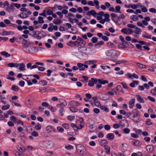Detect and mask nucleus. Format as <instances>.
<instances>
[{"label":"nucleus","instance_id":"nucleus-1","mask_svg":"<svg viewBox=\"0 0 156 156\" xmlns=\"http://www.w3.org/2000/svg\"><path fill=\"white\" fill-rule=\"evenodd\" d=\"M105 54L107 56L111 58L112 61L115 62L120 55V53L118 51L112 49L106 51Z\"/></svg>","mask_w":156,"mask_h":156},{"label":"nucleus","instance_id":"nucleus-2","mask_svg":"<svg viewBox=\"0 0 156 156\" xmlns=\"http://www.w3.org/2000/svg\"><path fill=\"white\" fill-rule=\"evenodd\" d=\"M84 123L83 119L80 118L76 121V124L72 123L71 124V126L75 131H77L78 129H82L84 126Z\"/></svg>","mask_w":156,"mask_h":156},{"label":"nucleus","instance_id":"nucleus-3","mask_svg":"<svg viewBox=\"0 0 156 156\" xmlns=\"http://www.w3.org/2000/svg\"><path fill=\"white\" fill-rule=\"evenodd\" d=\"M74 45H77L79 48H83L86 51L87 49L90 50V48L89 47H84L86 44V41L80 37H78L77 41L74 42Z\"/></svg>","mask_w":156,"mask_h":156},{"label":"nucleus","instance_id":"nucleus-4","mask_svg":"<svg viewBox=\"0 0 156 156\" xmlns=\"http://www.w3.org/2000/svg\"><path fill=\"white\" fill-rule=\"evenodd\" d=\"M35 48L29 45L26 46L25 45H23V50L26 52L29 53H33L34 52V50Z\"/></svg>","mask_w":156,"mask_h":156},{"label":"nucleus","instance_id":"nucleus-5","mask_svg":"<svg viewBox=\"0 0 156 156\" xmlns=\"http://www.w3.org/2000/svg\"><path fill=\"white\" fill-rule=\"evenodd\" d=\"M49 27L48 29V31L49 32H52L54 30H58V26L54 25L52 23H50L49 24Z\"/></svg>","mask_w":156,"mask_h":156},{"label":"nucleus","instance_id":"nucleus-6","mask_svg":"<svg viewBox=\"0 0 156 156\" xmlns=\"http://www.w3.org/2000/svg\"><path fill=\"white\" fill-rule=\"evenodd\" d=\"M98 82L97 79L94 78H92L91 80L88 81V86L91 87H93L94 85V84Z\"/></svg>","mask_w":156,"mask_h":156},{"label":"nucleus","instance_id":"nucleus-7","mask_svg":"<svg viewBox=\"0 0 156 156\" xmlns=\"http://www.w3.org/2000/svg\"><path fill=\"white\" fill-rule=\"evenodd\" d=\"M121 31L125 34H130L133 33V30L130 29L123 28L121 30Z\"/></svg>","mask_w":156,"mask_h":156},{"label":"nucleus","instance_id":"nucleus-8","mask_svg":"<svg viewBox=\"0 0 156 156\" xmlns=\"http://www.w3.org/2000/svg\"><path fill=\"white\" fill-rule=\"evenodd\" d=\"M135 102V99L134 98L131 99L129 102L128 104L129 107L131 109L133 108Z\"/></svg>","mask_w":156,"mask_h":156},{"label":"nucleus","instance_id":"nucleus-9","mask_svg":"<svg viewBox=\"0 0 156 156\" xmlns=\"http://www.w3.org/2000/svg\"><path fill=\"white\" fill-rule=\"evenodd\" d=\"M87 14L88 16H90L92 15L94 17H96L97 13L96 12L95 10H92L87 12Z\"/></svg>","mask_w":156,"mask_h":156},{"label":"nucleus","instance_id":"nucleus-10","mask_svg":"<svg viewBox=\"0 0 156 156\" xmlns=\"http://www.w3.org/2000/svg\"><path fill=\"white\" fill-rule=\"evenodd\" d=\"M46 130L48 133L55 132V129L54 127L51 126H47L46 128Z\"/></svg>","mask_w":156,"mask_h":156},{"label":"nucleus","instance_id":"nucleus-11","mask_svg":"<svg viewBox=\"0 0 156 156\" xmlns=\"http://www.w3.org/2000/svg\"><path fill=\"white\" fill-rule=\"evenodd\" d=\"M14 75V73L12 71H10L9 73V75L7 76V79H8L10 80H11L13 81L15 80V79L13 77H11L10 76H13Z\"/></svg>","mask_w":156,"mask_h":156},{"label":"nucleus","instance_id":"nucleus-12","mask_svg":"<svg viewBox=\"0 0 156 156\" xmlns=\"http://www.w3.org/2000/svg\"><path fill=\"white\" fill-rule=\"evenodd\" d=\"M0 34L2 35L6 36L10 34H14V33L11 31H7L5 30H3L0 33Z\"/></svg>","mask_w":156,"mask_h":156},{"label":"nucleus","instance_id":"nucleus-13","mask_svg":"<svg viewBox=\"0 0 156 156\" xmlns=\"http://www.w3.org/2000/svg\"><path fill=\"white\" fill-rule=\"evenodd\" d=\"M125 7L127 8H131L133 9H136L138 7V5L136 4L125 5Z\"/></svg>","mask_w":156,"mask_h":156},{"label":"nucleus","instance_id":"nucleus-14","mask_svg":"<svg viewBox=\"0 0 156 156\" xmlns=\"http://www.w3.org/2000/svg\"><path fill=\"white\" fill-rule=\"evenodd\" d=\"M136 97L137 101L140 103H145L144 100L140 95H136Z\"/></svg>","mask_w":156,"mask_h":156},{"label":"nucleus","instance_id":"nucleus-15","mask_svg":"<svg viewBox=\"0 0 156 156\" xmlns=\"http://www.w3.org/2000/svg\"><path fill=\"white\" fill-rule=\"evenodd\" d=\"M18 16L22 19H25L27 18L28 17V15L25 12H23L20 13L18 15Z\"/></svg>","mask_w":156,"mask_h":156},{"label":"nucleus","instance_id":"nucleus-16","mask_svg":"<svg viewBox=\"0 0 156 156\" xmlns=\"http://www.w3.org/2000/svg\"><path fill=\"white\" fill-rule=\"evenodd\" d=\"M76 150L77 152L79 153H81L84 149V147L82 146H80L78 145L76 147Z\"/></svg>","mask_w":156,"mask_h":156},{"label":"nucleus","instance_id":"nucleus-17","mask_svg":"<svg viewBox=\"0 0 156 156\" xmlns=\"http://www.w3.org/2000/svg\"><path fill=\"white\" fill-rule=\"evenodd\" d=\"M130 19L136 22L139 20V18L137 16L133 15L130 16Z\"/></svg>","mask_w":156,"mask_h":156},{"label":"nucleus","instance_id":"nucleus-18","mask_svg":"<svg viewBox=\"0 0 156 156\" xmlns=\"http://www.w3.org/2000/svg\"><path fill=\"white\" fill-rule=\"evenodd\" d=\"M70 105L72 106H79L80 105V104L77 101H71L70 103Z\"/></svg>","mask_w":156,"mask_h":156},{"label":"nucleus","instance_id":"nucleus-19","mask_svg":"<svg viewBox=\"0 0 156 156\" xmlns=\"http://www.w3.org/2000/svg\"><path fill=\"white\" fill-rule=\"evenodd\" d=\"M132 144L133 145L136 147L140 146L141 144L139 140L133 141L132 142Z\"/></svg>","mask_w":156,"mask_h":156},{"label":"nucleus","instance_id":"nucleus-20","mask_svg":"<svg viewBox=\"0 0 156 156\" xmlns=\"http://www.w3.org/2000/svg\"><path fill=\"white\" fill-rule=\"evenodd\" d=\"M46 12L47 14L48 15H51L52 14L53 12L52 11V8L49 7L48 9L46 10Z\"/></svg>","mask_w":156,"mask_h":156},{"label":"nucleus","instance_id":"nucleus-21","mask_svg":"<svg viewBox=\"0 0 156 156\" xmlns=\"http://www.w3.org/2000/svg\"><path fill=\"white\" fill-rule=\"evenodd\" d=\"M100 108L106 112H109V108L105 105H101Z\"/></svg>","mask_w":156,"mask_h":156},{"label":"nucleus","instance_id":"nucleus-22","mask_svg":"<svg viewBox=\"0 0 156 156\" xmlns=\"http://www.w3.org/2000/svg\"><path fill=\"white\" fill-rule=\"evenodd\" d=\"M1 54L5 58H8L10 57L11 56L10 54L5 51H2L1 53Z\"/></svg>","mask_w":156,"mask_h":156},{"label":"nucleus","instance_id":"nucleus-23","mask_svg":"<svg viewBox=\"0 0 156 156\" xmlns=\"http://www.w3.org/2000/svg\"><path fill=\"white\" fill-rule=\"evenodd\" d=\"M59 101L60 103L62 105L63 107H65L67 105L66 101L63 99L60 98L59 100Z\"/></svg>","mask_w":156,"mask_h":156},{"label":"nucleus","instance_id":"nucleus-24","mask_svg":"<svg viewBox=\"0 0 156 156\" xmlns=\"http://www.w3.org/2000/svg\"><path fill=\"white\" fill-rule=\"evenodd\" d=\"M98 81L101 84H105L108 83V81L107 80H104L102 79H99L98 80Z\"/></svg>","mask_w":156,"mask_h":156},{"label":"nucleus","instance_id":"nucleus-25","mask_svg":"<svg viewBox=\"0 0 156 156\" xmlns=\"http://www.w3.org/2000/svg\"><path fill=\"white\" fill-rule=\"evenodd\" d=\"M19 66V69L20 71H23L25 70V66L24 63H20Z\"/></svg>","mask_w":156,"mask_h":156},{"label":"nucleus","instance_id":"nucleus-26","mask_svg":"<svg viewBox=\"0 0 156 156\" xmlns=\"http://www.w3.org/2000/svg\"><path fill=\"white\" fill-rule=\"evenodd\" d=\"M104 44V42L102 41H100L98 42L94 46L96 48H99L101 45H102Z\"/></svg>","mask_w":156,"mask_h":156},{"label":"nucleus","instance_id":"nucleus-27","mask_svg":"<svg viewBox=\"0 0 156 156\" xmlns=\"http://www.w3.org/2000/svg\"><path fill=\"white\" fill-rule=\"evenodd\" d=\"M106 136L108 139L112 140L114 137V135L113 133H109L107 134Z\"/></svg>","mask_w":156,"mask_h":156},{"label":"nucleus","instance_id":"nucleus-28","mask_svg":"<svg viewBox=\"0 0 156 156\" xmlns=\"http://www.w3.org/2000/svg\"><path fill=\"white\" fill-rule=\"evenodd\" d=\"M139 83V81L137 80H133V82L129 84V86L132 87H135V84L137 85Z\"/></svg>","mask_w":156,"mask_h":156},{"label":"nucleus","instance_id":"nucleus-29","mask_svg":"<svg viewBox=\"0 0 156 156\" xmlns=\"http://www.w3.org/2000/svg\"><path fill=\"white\" fill-rule=\"evenodd\" d=\"M77 66L79 67L80 70H84L85 68L83 67L84 64L81 63H78Z\"/></svg>","mask_w":156,"mask_h":156},{"label":"nucleus","instance_id":"nucleus-30","mask_svg":"<svg viewBox=\"0 0 156 156\" xmlns=\"http://www.w3.org/2000/svg\"><path fill=\"white\" fill-rule=\"evenodd\" d=\"M105 19H104L106 22H109L110 21L109 19L110 16V15L108 13L105 14L104 16Z\"/></svg>","mask_w":156,"mask_h":156},{"label":"nucleus","instance_id":"nucleus-31","mask_svg":"<svg viewBox=\"0 0 156 156\" xmlns=\"http://www.w3.org/2000/svg\"><path fill=\"white\" fill-rule=\"evenodd\" d=\"M146 149L148 152H152L153 149V146L151 145H147L146 146Z\"/></svg>","mask_w":156,"mask_h":156},{"label":"nucleus","instance_id":"nucleus-32","mask_svg":"<svg viewBox=\"0 0 156 156\" xmlns=\"http://www.w3.org/2000/svg\"><path fill=\"white\" fill-rule=\"evenodd\" d=\"M97 61L95 60L87 61L85 62V63L87 64L91 65L97 63Z\"/></svg>","mask_w":156,"mask_h":156},{"label":"nucleus","instance_id":"nucleus-33","mask_svg":"<svg viewBox=\"0 0 156 156\" xmlns=\"http://www.w3.org/2000/svg\"><path fill=\"white\" fill-rule=\"evenodd\" d=\"M121 149L125 151H126L128 148L127 145L126 144H122V145Z\"/></svg>","mask_w":156,"mask_h":156},{"label":"nucleus","instance_id":"nucleus-34","mask_svg":"<svg viewBox=\"0 0 156 156\" xmlns=\"http://www.w3.org/2000/svg\"><path fill=\"white\" fill-rule=\"evenodd\" d=\"M141 31V30L140 28L137 27L135 28V30L134 31V33L136 34H140Z\"/></svg>","mask_w":156,"mask_h":156},{"label":"nucleus","instance_id":"nucleus-35","mask_svg":"<svg viewBox=\"0 0 156 156\" xmlns=\"http://www.w3.org/2000/svg\"><path fill=\"white\" fill-rule=\"evenodd\" d=\"M142 36L143 37L147 39H151V35L146 32L143 34Z\"/></svg>","mask_w":156,"mask_h":156},{"label":"nucleus","instance_id":"nucleus-36","mask_svg":"<svg viewBox=\"0 0 156 156\" xmlns=\"http://www.w3.org/2000/svg\"><path fill=\"white\" fill-rule=\"evenodd\" d=\"M19 87L18 86L15 85H12L11 87V89L15 91H18L19 90Z\"/></svg>","mask_w":156,"mask_h":156},{"label":"nucleus","instance_id":"nucleus-37","mask_svg":"<svg viewBox=\"0 0 156 156\" xmlns=\"http://www.w3.org/2000/svg\"><path fill=\"white\" fill-rule=\"evenodd\" d=\"M126 61L125 60H119L116 62V65L120 64H125L126 63Z\"/></svg>","mask_w":156,"mask_h":156},{"label":"nucleus","instance_id":"nucleus-38","mask_svg":"<svg viewBox=\"0 0 156 156\" xmlns=\"http://www.w3.org/2000/svg\"><path fill=\"white\" fill-rule=\"evenodd\" d=\"M18 149L20 152H24L25 151V147L22 145L18 146Z\"/></svg>","mask_w":156,"mask_h":156},{"label":"nucleus","instance_id":"nucleus-39","mask_svg":"<svg viewBox=\"0 0 156 156\" xmlns=\"http://www.w3.org/2000/svg\"><path fill=\"white\" fill-rule=\"evenodd\" d=\"M48 89L45 87H41L39 89V91L41 93H45L48 91Z\"/></svg>","mask_w":156,"mask_h":156},{"label":"nucleus","instance_id":"nucleus-40","mask_svg":"<svg viewBox=\"0 0 156 156\" xmlns=\"http://www.w3.org/2000/svg\"><path fill=\"white\" fill-rule=\"evenodd\" d=\"M121 7L119 5H117L115 7V12L117 13H121L120 11Z\"/></svg>","mask_w":156,"mask_h":156},{"label":"nucleus","instance_id":"nucleus-41","mask_svg":"<svg viewBox=\"0 0 156 156\" xmlns=\"http://www.w3.org/2000/svg\"><path fill=\"white\" fill-rule=\"evenodd\" d=\"M107 46L110 48H113L115 47V44L111 42H108L107 43Z\"/></svg>","mask_w":156,"mask_h":156},{"label":"nucleus","instance_id":"nucleus-42","mask_svg":"<svg viewBox=\"0 0 156 156\" xmlns=\"http://www.w3.org/2000/svg\"><path fill=\"white\" fill-rule=\"evenodd\" d=\"M9 5V3L7 1H6L4 3L2 2H0V7H4L5 5Z\"/></svg>","mask_w":156,"mask_h":156},{"label":"nucleus","instance_id":"nucleus-43","mask_svg":"<svg viewBox=\"0 0 156 156\" xmlns=\"http://www.w3.org/2000/svg\"><path fill=\"white\" fill-rule=\"evenodd\" d=\"M149 58L151 60L156 62V55H151L149 56Z\"/></svg>","mask_w":156,"mask_h":156},{"label":"nucleus","instance_id":"nucleus-44","mask_svg":"<svg viewBox=\"0 0 156 156\" xmlns=\"http://www.w3.org/2000/svg\"><path fill=\"white\" fill-rule=\"evenodd\" d=\"M38 22L40 23H44V21L43 20V17L40 16L38 17Z\"/></svg>","mask_w":156,"mask_h":156},{"label":"nucleus","instance_id":"nucleus-45","mask_svg":"<svg viewBox=\"0 0 156 156\" xmlns=\"http://www.w3.org/2000/svg\"><path fill=\"white\" fill-rule=\"evenodd\" d=\"M10 108V105L9 104H7L6 105H3L2 107V109L3 110H6L9 109Z\"/></svg>","mask_w":156,"mask_h":156},{"label":"nucleus","instance_id":"nucleus-46","mask_svg":"<svg viewBox=\"0 0 156 156\" xmlns=\"http://www.w3.org/2000/svg\"><path fill=\"white\" fill-rule=\"evenodd\" d=\"M94 104L96 106L99 108H100L101 106V105L100 102L98 100L94 102Z\"/></svg>","mask_w":156,"mask_h":156},{"label":"nucleus","instance_id":"nucleus-47","mask_svg":"<svg viewBox=\"0 0 156 156\" xmlns=\"http://www.w3.org/2000/svg\"><path fill=\"white\" fill-rule=\"evenodd\" d=\"M53 22L55 24H59L61 23V21L60 19L54 20Z\"/></svg>","mask_w":156,"mask_h":156},{"label":"nucleus","instance_id":"nucleus-48","mask_svg":"<svg viewBox=\"0 0 156 156\" xmlns=\"http://www.w3.org/2000/svg\"><path fill=\"white\" fill-rule=\"evenodd\" d=\"M9 101L12 103L14 104V105L17 107H21L22 106L19 103L14 102L13 101H12V100H10Z\"/></svg>","mask_w":156,"mask_h":156},{"label":"nucleus","instance_id":"nucleus-49","mask_svg":"<svg viewBox=\"0 0 156 156\" xmlns=\"http://www.w3.org/2000/svg\"><path fill=\"white\" fill-rule=\"evenodd\" d=\"M136 65L139 67L140 68H145L146 67L145 65L141 64L139 63H137Z\"/></svg>","mask_w":156,"mask_h":156},{"label":"nucleus","instance_id":"nucleus-50","mask_svg":"<svg viewBox=\"0 0 156 156\" xmlns=\"http://www.w3.org/2000/svg\"><path fill=\"white\" fill-rule=\"evenodd\" d=\"M151 92L153 95L156 96V87L151 89Z\"/></svg>","mask_w":156,"mask_h":156},{"label":"nucleus","instance_id":"nucleus-51","mask_svg":"<svg viewBox=\"0 0 156 156\" xmlns=\"http://www.w3.org/2000/svg\"><path fill=\"white\" fill-rule=\"evenodd\" d=\"M130 132V130L128 128H124L123 129V132L124 134L129 133Z\"/></svg>","mask_w":156,"mask_h":156},{"label":"nucleus","instance_id":"nucleus-52","mask_svg":"<svg viewBox=\"0 0 156 156\" xmlns=\"http://www.w3.org/2000/svg\"><path fill=\"white\" fill-rule=\"evenodd\" d=\"M91 41L93 43H96L98 41V38L95 37H93L91 39Z\"/></svg>","mask_w":156,"mask_h":156},{"label":"nucleus","instance_id":"nucleus-53","mask_svg":"<svg viewBox=\"0 0 156 156\" xmlns=\"http://www.w3.org/2000/svg\"><path fill=\"white\" fill-rule=\"evenodd\" d=\"M10 119L12 121H13L14 123H16V122L17 121L16 118L14 116H11L10 117Z\"/></svg>","mask_w":156,"mask_h":156},{"label":"nucleus","instance_id":"nucleus-54","mask_svg":"<svg viewBox=\"0 0 156 156\" xmlns=\"http://www.w3.org/2000/svg\"><path fill=\"white\" fill-rule=\"evenodd\" d=\"M52 112H55L56 111V109L53 108L51 105H50L48 108Z\"/></svg>","mask_w":156,"mask_h":156},{"label":"nucleus","instance_id":"nucleus-55","mask_svg":"<svg viewBox=\"0 0 156 156\" xmlns=\"http://www.w3.org/2000/svg\"><path fill=\"white\" fill-rule=\"evenodd\" d=\"M147 98L148 99L152 102H155V99L153 97H151L150 96H148L147 97Z\"/></svg>","mask_w":156,"mask_h":156},{"label":"nucleus","instance_id":"nucleus-56","mask_svg":"<svg viewBox=\"0 0 156 156\" xmlns=\"http://www.w3.org/2000/svg\"><path fill=\"white\" fill-rule=\"evenodd\" d=\"M137 25L140 27H141L143 28H145V26H144L143 24L142 23V22H141L140 21H138L137 23Z\"/></svg>","mask_w":156,"mask_h":156},{"label":"nucleus","instance_id":"nucleus-57","mask_svg":"<svg viewBox=\"0 0 156 156\" xmlns=\"http://www.w3.org/2000/svg\"><path fill=\"white\" fill-rule=\"evenodd\" d=\"M35 128L37 130H40L41 128V126L39 123H37L35 126Z\"/></svg>","mask_w":156,"mask_h":156},{"label":"nucleus","instance_id":"nucleus-58","mask_svg":"<svg viewBox=\"0 0 156 156\" xmlns=\"http://www.w3.org/2000/svg\"><path fill=\"white\" fill-rule=\"evenodd\" d=\"M57 129L58 131L60 132H62L64 131L63 128L60 126H57Z\"/></svg>","mask_w":156,"mask_h":156},{"label":"nucleus","instance_id":"nucleus-59","mask_svg":"<svg viewBox=\"0 0 156 156\" xmlns=\"http://www.w3.org/2000/svg\"><path fill=\"white\" fill-rule=\"evenodd\" d=\"M31 134L32 136L36 137L38 136L39 135L38 133L36 131H34L32 132Z\"/></svg>","mask_w":156,"mask_h":156},{"label":"nucleus","instance_id":"nucleus-60","mask_svg":"<svg viewBox=\"0 0 156 156\" xmlns=\"http://www.w3.org/2000/svg\"><path fill=\"white\" fill-rule=\"evenodd\" d=\"M46 10L44 9L43 11V12L41 13H40L39 14V15L40 16H43L44 17H46Z\"/></svg>","mask_w":156,"mask_h":156},{"label":"nucleus","instance_id":"nucleus-61","mask_svg":"<svg viewBox=\"0 0 156 156\" xmlns=\"http://www.w3.org/2000/svg\"><path fill=\"white\" fill-rule=\"evenodd\" d=\"M65 147L66 149L68 150H71L73 148V146L71 145H66Z\"/></svg>","mask_w":156,"mask_h":156},{"label":"nucleus","instance_id":"nucleus-62","mask_svg":"<svg viewBox=\"0 0 156 156\" xmlns=\"http://www.w3.org/2000/svg\"><path fill=\"white\" fill-rule=\"evenodd\" d=\"M105 149L106 153L108 154H109L110 153V148L108 146H106V147H105Z\"/></svg>","mask_w":156,"mask_h":156},{"label":"nucleus","instance_id":"nucleus-63","mask_svg":"<svg viewBox=\"0 0 156 156\" xmlns=\"http://www.w3.org/2000/svg\"><path fill=\"white\" fill-rule=\"evenodd\" d=\"M145 123L146 124L148 125H151L152 124V123L151 122V120L150 119H147L145 121Z\"/></svg>","mask_w":156,"mask_h":156},{"label":"nucleus","instance_id":"nucleus-64","mask_svg":"<svg viewBox=\"0 0 156 156\" xmlns=\"http://www.w3.org/2000/svg\"><path fill=\"white\" fill-rule=\"evenodd\" d=\"M70 110L73 112H76L77 111V108H75L74 107H70Z\"/></svg>","mask_w":156,"mask_h":156}]
</instances>
